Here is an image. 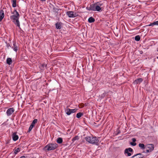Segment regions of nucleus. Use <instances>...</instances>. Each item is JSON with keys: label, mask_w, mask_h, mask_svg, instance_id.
<instances>
[{"label": "nucleus", "mask_w": 158, "mask_h": 158, "mask_svg": "<svg viewBox=\"0 0 158 158\" xmlns=\"http://www.w3.org/2000/svg\"><path fill=\"white\" fill-rule=\"evenodd\" d=\"M13 15L10 16V19L12 20L13 22L18 27H20L19 24V13L16 10H15L12 13Z\"/></svg>", "instance_id": "obj_1"}, {"label": "nucleus", "mask_w": 158, "mask_h": 158, "mask_svg": "<svg viewBox=\"0 0 158 158\" xmlns=\"http://www.w3.org/2000/svg\"><path fill=\"white\" fill-rule=\"evenodd\" d=\"M85 139L88 143L91 144H94L96 145H98L99 141L98 138L96 136H87L85 137Z\"/></svg>", "instance_id": "obj_2"}, {"label": "nucleus", "mask_w": 158, "mask_h": 158, "mask_svg": "<svg viewBox=\"0 0 158 158\" xmlns=\"http://www.w3.org/2000/svg\"><path fill=\"white\" fill-rule=\"evenodd\" d=\"M58 147L56 143H50L46 145L44 148V150L47 152L56 149Z\"/></svg>", "instance_id": "obj_3"}, {"label": "nucleus", "mask_w": 158, "mask_h": 158, "mask_svg": "<svg viewBox=\"0 0 158 158\" xmlns=\"http://www.w3.org/2000/svg\"><path fill=\"white\" fill-rule=\"evenodd\" d=\"M146 149L147 150L145 152L148 153L152 152L154 149V145L152 144H147L146 145Z\"/></svg>", "instance_id": "obj_4"}, {"label": "nucleus", "mask_w": 158, "mask_h": 158, "mask_svg": "<svg viewBox=\"0 0 158 158\" xmlns=\"http://www.w3.org/2000/svg\"><path fill=\"white\" fill-rule=\"evenodd\" d=\"M66 15L69 18H74L77 15L76 12H74L73 11H67L66 12Z\"/></svg>", "instance_id": "obj_5"}, {"label": "nucleus", "mask_w": 158, "mask_h": 158, "mask_svg": "<svg viewBox=\"0 0 158 158\" xmlns=\"http://www.w3.org/2000/svg\"><path fill=\"white\" fill-rule=\"evenodd\" d=\"M102 5V4L100 2H97L96 3L95 11H99L101 10L100 7Z\"/></svg>", "instance_id": "obj_6"}, {"label": "nucleus", "mask_w": 158, "mask_h": 158, "mask_svg": "<svg viewBox=\"0 0 158 158\" xmlns=\"http://www.w3.org/2000/svg\"><path fill=\"white\" fill-rule=\"evenodd\" d=\"M96 5V3L94 4H92L89 7H86V9L88 10H92L95 11V7Z\"/></svg>", "instance_id": "obj_7"}, {"label": "nucleus", "mask_w": 158, "mask_h": 158, "mask_svg": "<svg viewBox=\"0 0 158 158\" xmlns=\"http://www.w3.org/2000/svg\"><path fill=\"white\" fill-rule=\"evenodd\" d=\"M133 151V149L130 148L125 150L124 153L125 154H127V156H130L131 155V153L129 152H131Z\"/></svg>", "instance_id": "obj_8"}, {"label": "nucleus", "mask_w": 158, "mask_h": 158, "mask_svg": "<svg viewBox=\"0 0 158 158\" xmlns=\"http://www.w3.org/2000/svg\"><path fill=\"white\" fill-rule=\"evenodd\" d=\"M14 111V109L13 108H11L8 109L6 113L7 116L10 115Z\"/></svg>", "instance_id": "obj_9"}, {"label": "nucleus", "mask_w": 158, "mask_h": 158, "mask_svg": "<svg viewBox=\"0 0 158 158\" xmlns=\"http://www.w3.org/2000/svg\"><path fill=\"white\" fill-rule=\"evenodd\" d=\"M143 155L141 153L137 154L132 156L131 158H143Z\"/></svg>", "instance_id": "obj_10"}, {"label": "nucleus", "mask_w": 158, "mask_h": 158, "mask_svg": "<svg viewBox=\"0 0 158 158\" xmlns=\"http://www.w3.org/2000/svg\"><path fill=\"white\" fill-rule=\"evenodd\" d=\"M143 81V79L142 78H139L135 80L134 82L133 83L134 84H137L139 83H140Z\"/></svg>", "instance_id": "obj_11"}, {"label": "nucleus", "mask_w": 158, "mask_h": 158, "mask_svg": "<svg viewBox=\"0 0 158 158\" xmlns=\"http://www.w3.org/2000/svg\"><path fill=\"white\" fill-rule=\"evenodd\" d=\"M4 16V11L2 10H1L0 12V22H1Z\"/></svg>", "instance_id": "obj_12"}, {"label": "nucleus", "mask_w": 158, "mask_h": 158, "mask_svg": "<svg viewBox=\"0 0 158 158\" xmlns=\"http://www.w3.org/2000/svg\"><path fill=\"white\" fill-rule=\"evenodd\" d=\"M12 137L13 140L15 141L17 140L19 138L18 136L16 135L15 133H14L13 134Z\"/></svg>", "instance_id": "obj_13"}, {"label": "nucleus", "mask_w": 158, "mask_h": 158, "mask_svg": "<svg viewBox=\"0 0 158 158\" xmlns=\"http://www.w3.org/2000/svg\"><path fill=\"white\" fill-rule=\"evenodd\" d=\"M65 112L66 114L68 115H70L71 114H72V112H71V110L70 109L68 108L65 110Z\"/></svg>", "instance_id": "obj_14"}, {"label": "nucleus", "mask_w": 158, "mask_h": 158, "mask_svg": "<svg viewBox=\"0 0 158 158\" xmlns=\"http://www.w3.org/2000/svg\"><path fill=\"white\" fill-rule=\"evenodd\" d=\"M139 146L141 149H144L146 148V145L145 146L143 143H139Z\"/></svg>", "instance_id": "obj_15"}, {"label": "nucleus", "mask_w": 158, "mask_h": 158, "mask_svg": "<svg viewBox=\"0 0 158 158\" xmlns=\"http://www.w3.org/2000/svg\"><path fill=\"white\" fill-rule=\"evenodd\" d=\"M154 25H158V21L156 22H154L153 23H152L148 25V26H153Z\"/></svg>", "instance_id": "obj_16"}, {"label": "nucleus", "mask_w": 158, "mask_h": 158, "mask_svg": "<svg viewBox=\"0 0 158 158\" xmlns=\"http://www.w3.org/2000/svg\"><path fill=\"white\" fill-rule=\"evenodd\" d=\"M88 21L89 23H92L95 21V19L92 17H91L89 18Z\"/></svg>", "instance_id": "obj_17"}, {"label": "nucleus", "mask_w": 158, "mask_h": 158, "mask_svg": "<svg viewBox=\"0 0 158 158\" xmlns=\"http://www.w3.org/2000/svg\"><path fill=\"white\" fill-rule=\"evenodd\" d=\"M6 63L9 64L10 65L12 63V60L10 58H7L6 59Z\"/></svg>", "instance_id": "obj_18"}, {"label": "nucleus", "mask_w": 158, "mask_h": 158, "mask_svg": "<svg viewBox=\"0 0 158 158\" xmlns=\"http://www.w3.org/2000/svg\"><path fill=\"white\" fill-rule=\"evenodd\" d=\"M79 138L78 136H76L74 137H73L72 139V141L73 142H74L76 140H78Z\"/></svg>", "instance_id": "obj_19"}, {"label": "nucleus", "mask_w": 158, "mask_h": 158, "mask_svg": "<svg viewBox=\"0 0 158 158\" xmlns=\"http://www.w3.org/2000/svg\"><path fill=\"white\" fill-rule=\"evenodd\" d=\"M63 142L62 139L61 138H58L57 140V142L58 143H61Z\"/></svg>", "instance_id": "obj_20"}, {"label": "nucleus", "mask_w": 158, "mask_h": 158, "mask_svg": "<svg viewBox=\"0 0 158 158\" xmlns=\"http://www.w3.org/2000/svg\"><path fill=\"white\" fill-rule=\"evenodd\" d=\"M56 27L57 29H60L61 28L60 24L59 23H57L56 24Z\"/></svg>", "instance_id": "obj_21"}, {"label": "nucleus", "mask_w": 158, "mask_h": 158, "mask_svg": "<svg viewBox=\"0 0 158 158\" xmlns=\"http://www.w3.org/2000/svg\"><path fill=\"white\" fill-rule=\"evenodd\" d=\"M37 122H38V120L37 119H35L32 121L31 125L33 126H34L35 124L36 123H37Z\"/></svg>", "instance_id": "obj_22"}, {"label": "nucleus", "mask_w": 158, "mask_h": 158, "mask_svg": "<svg viewBox=\"0 0 158 158\" xmlns=\"http://www.w3.org/2000/svg\"><path fill=\"white\" fill-rule=\"evenodd\" d=\"M83 115V114L81 112L78 113L77 114L76 117L78 118H79Z\"/></svg>", "instance_id": "obj_23"}, {"label": "nucleus", "mask_w": 158, "mask_h": 158, "mask_svg": "<svg viewBox=\"0 0 158 158\" xmlns=\"http://www.w3.org/2000/svg\"><path fill=\"white\" fill-rule=\"evenodd\" d=\"M135 40L137 41H139L140 40V37L139 35H136L135 37Z\"/></svg>", "instance_id": "obj_24"}, {"label": "nucleus", "mask_w": 158, "mask_h": 158, "mask_svg": "<svg viewBox=\"0 0 158 158\" xmlns=\"http://www.w3.org/2000/svg\"><path fill=\"white\" fill-rule=\"evenodd\" d=\"M12 6L13 7H15L16 6V0H12Z\"/></svg>", "instance_id": "obj_25"}, {"label": "nucleus", "mask_w": 158, "mask_h": 158, "mask_svg": "<svg viewBox=\"0 0 158 158\" xmlns=\"http://www.w3.org/2000/svg\"><path fill=\"white\" fill-rule=\"evenodd\" d=\"M20 151V149L19 148H17V149L15 150L14 153L16 154Z\"/></svg>", "instance_id": "obj_26"}, {"label": "nucleus", "mask_w": 158, "mask_h": 158, "mask_svg": "<svg viewBox=\"0 0 158 158\" xmlns=\"http://www.w3.org/2000/svg\"><path fill=\"white\" fill-rule=\"evenodd\" d=\"M71 112H72V113H74L76 112V111L77 110V109L75 108L74 109H71Z\"/></svg>", "instance_id": "obj_27"}, {"label": "nucleus", "mask_w": 158, "mask_h": 158, "mask_svg": "<svg viewBox=\"0 0 158 158\" xmlns=\"http://www.w3.org/2000/svg\"><path fill=\"white\" fill-rule=\"evenodd\" d=\"M53 10L54 12H55L56 13H58V10L57 9L53 8Z\"/></svg>", "instance_id": "obj_28"}, {"label": "nucleus", "mask_w": 158, "mask_h": 158, "mask_svg": "<svg viewBox=\"0 0 158 158\" xmlns=\"http://www.w3.org/2000/svg\"><path fill=\"white\" fill-rule=\"evenodd\" d=\"M34 127V126L31 125L29 128V129H28V131L30 132L31 130Z\"/></svg>", "instance_id": "obj_29"}, {"label": "nucleus", "mask_w": 158, "mask_h": 158, "mask_svg": "<svg viewBox=\"0 0 158 158\" xmlns=\"http://www.w3.org/2000/svg\"><path fill=\"white\" fill-rule=\"evenodd\" d=\"M131 144L133 146H135L136 145V143L135 142L131 143Z\"/></svg>", "instance_id": "obj_30"}, {"label": "nucleus", "mask_w": 158, "mask_h": 158, "mask_svg": "<svg viewBox=\"0 0 158 158\" xmlns=\"http://www.w3.org/2000/svg\"><path fill=\"white\" fill-rule=\"evenodd\" d=\"M18 49L17 47H15L14 48V50L15 51V52H16L17 51Z\"/></svg>", "instance_id": "obj_31"}, {"label": "nucleus", "mask_w": 158, "mask_h": 158, "mask_svg": "<svg viewBox=\"0 0 158 158\" xmlns=\"http://www.w3.org/2000/svg\"><path fill=\"white\" fill-rule=\"evenodd\" d=\"M132 141L133 142H135L136 141V139L135 138H132Z\"/></svg>", "instance_id": "obj_32"}, {"label": "nucleus", "mask_w": 158, "mask_h": 158, "mask_svg": "<svg viewBox=\"0 0 158 158\" xmlns=\"http://www.w3.org/2000/svg\"><path fill=\"white\" fill-rule=\"evenodd\" d=\"M42 67L43 68L46 67V64H43L42 65Z\"/></svg>", "instance_id": "obj_33"}, {"label": "nucleus", "mask_w": 158, "mask_h": 158, "mask_svg": "<svg viewBox=\"0 0 158 158\" xmlns=\"http://www.w3.org/2000/svg\"><path fill=\"white\" fill-rule=\"evenodd\" d=\"M20 158H25V157L24 156H22L20 157Z\"/></svg>", "instance_id": "obj_34"}, {"label": "nucleus", "mask_w": 158, "mask_h": 158, "mask_svg": "<svg viewBox=\"0 0 158 158\" xmlns=\"http://www.w3.org/2000/svg\"><path fill=\"white\" fill-rule=\"evenodd\" d=\"M41 1L42 2H44V1H46V0H41Z\"/></svg>", "instance_id": "obj_35"}]
</instances>
